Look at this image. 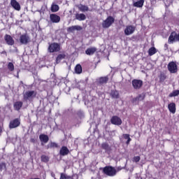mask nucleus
I'll return each mask as SVG.
<instances>
[{
    "instance_id": "1",
    "label": "nucleus",
    "mask_w": 179,
    "mask_h": 179,
    "mask_svg": "<svg viewBox=\"0 0 179 179\" xmlns=\"http://www.w3.org/2000/svg\"><path fill=\"white\" fill-rule=\"evenodd\" d=\"M102 173L108 177H114L117 176V169L112 166H106L102 169Z\"/></svg>"
},
{
    "instance_id": "2",
    "label": "nucleus",
    "mask_w": 179,
    "mask_h": 179,
    "mask_svg": "<svg viewBox=\"0 0 179 179\" xmlns=\"http://www.w3.org/2000/svg\"><path fill=\"white\" fill-rule=\"evenodd\" d=\"M114 22H115L114 17L111 15L108 16V17L102 22V27L103 29H108V27H110L114 23Z\"/></svg>"
},
{
    "instance_id": "3",
    "label": "nucleus",
    "mask_w": 179,
    "mask_h": 179,
    "mask_svg": "<svg viewBox=\"0 0 179 179\" xmlns=\"http://www.w3.org/2000/svg\"><path fill=\"white\" fill-rule=\"evenodd\" d=\"M167 68L170 73H177V72H178L177 62H170L167 65Z\"/></svg>"
},
{
    "instance_id": "4",
    "label": "nucleus",
    "mask_w": 179,
    "mask_h": 179,
    "mask_svg": "<svg viewBox=\"0 0 179 179\" xmlns=\"http://www.w3.org/2000/svg\"><path fill=\"white\" fill-rule=\"evenodd\" d=\"M177 41H179V33L172 31L168 38V43L169 44H174V43H177Z\"/></svg>"
},
{
    "instance_id": "5",
    "label": "nucleus",
    "mask_w": 179,
    "mask_h": 179,
    "mask_svg": "<svg viewBox=\"0 0 179 179\" xmlns=\"http://www.w3.org/2000/svg\"><path fill=\"white\" fill-rule=\"evenodd\" d=\"M48 50L49 52H58L61 51V45L59 43H52L49 45Z\"/></svg>"
},
{
    "instance_id": "6",
    "label": "nucleus",
    "mask_w": 179,
    "mask_h": 179,
    "mask_svg": "<svg viewBox=\"0 0 179 179\" xmlns=\"http://www.w3.org/2000/svg\"><path fill=\"white\" fill-rule=\"evenodd\" d=\"M37 96V92L36 91H28L24 94V99L26 100H33Z\"/></svg>"
},
{
    "instance_id": "7",
    "label": "nucleus",
    "mask_w": 179,
    "mask_h": 179,
    "mask_svg": "<svg viewBox=\"0 0 179 179\" xmlns=\"http://www.w3.org/2000/svg\"><path fill=\"white\" fill-rule=\"evenodd\" d=\"M17 127H20V119L15 118L11 120L9 123L10 129H13L15 128H17Z\"/></svg>"
},
{
    "instance_id": "8",
    "label": "nucleus",
    "mask_w": 179,
    "mask_h": 179,
    "mask_svg": "<svg viewBox=\"0 0 179 179\" xmlns=\"http://www.w3.org/2000/svg\"><path fill=\"white\" fill-rule=\"evenodd\" d=\"M136 27L133 25H127L124 29V34L125 36H131V34H134L135 33Z\"/></svg>"
},
{
    "instance_id": "9",
    "label": "nucleus",
    "mask_w": 179,
    "mask_h": 179,
    "mask_svg": "<svg viewBox=\"0 0 179 179\" xmlns=\"http://www.w3.org/2000/svg\"><path fill=\"white\" fill-rule=\"evenodd\" d=\"M20 43L21 44H29V43H30V36H29V35H27V34H22L20 36Z\"/></svg>"
},
{
    "instance_id": "10",
    "label": "nucleus",
    "mask_w": 179,
    "mask_h": 179,
    "mask_svg": "<svg viewBox=\"0 0 179 179\" xmlns=\"http://www.w3.org/2000/svg\"><path fill=\"white\" fill-rule=\"evenodd\" d=\"M110 123L113 124V125L120 126L122 124V120H121L120 117L114 115L110 118Z\"/></svg>"
},
{
    "instance_id": "11",
    "label": "nucleus",
    "mask_w": 179,
    "mask_h": 179,
    "mask_svg": "<svg viewBox=\"0 0 179 179\" xmlns=\"http://www.w3.org/2000/svg\"><path fill=\"white\" fill-rule=\"evenodd\" d=\"M132 86L134 87V89L136 90H139L141 89V86H143V81L141 80H132Z\"/></svg>"
},
{
    "instance_id": "12",
    "label": "nucleus",
    "mask_w": 179,
    "mask_h": 179,
    "mask_svg": "<svg viewBox=\"0 0 179 179\" xmlns=\"http://www.w3.org/2000/svg\"><path fill=\"white\" fill-rule=\"evenodd\" d=\"M39 139L41 142V146H44V144L48 143V141H50V137L46 134H41L39 135Z\"/></svg>"
},
{
    "instance_id": "13",
    "label": "nucleus",
    "mask_w": 179,
    "mask_h": 179,
    "mask_svg": "<svg viewBox=\"0 0 179 179\" xmlns=\"http://www.w3.org/2000/svg\"><path fill=\"white\" fill-rule=\"evenodd\" d=\"M4 40L8 45H13L15 44V40L10 35L6 34L4 36Z\"/></svg>"
},
{
    "instance_id": "14",
    "label": "nucleus",
    "mask_w": 179,
    "mask_h": 179,
    "mask_svg": "<svg viewBox=\"0 0 179 179\" xmlns=\"http://www.w3.org/2000/svg\"><path fill=\"white\" fill-rule=\"evenodd\" d=\"M50 19L52 23H59L61 22V17L57 14H50Z\"/></svg>"
},
{
    "instance_id": "15",
    "label": "nucleus",
    "mask_w": 179,
    "mask_h": 179,
    "mask_svg": "<svg viewBox=\"0 0 179 179\" xmlns=\"http://www.w3.org/2000/svg\"><path fill=\"white\" fill-rule=\"evenodd\" d=\"M59 155L60 156H67V155H69V149H68V147L62 146L59 150Z\"/></svg>"
},
{
    "instance_id": "16",
    "label": "nucleus",
    "mask_w": 179,
    "mask_h": 179,
    "mask_svg": "<svg viewBox=\"0 0 179 179\" xmlns=\"http://www.w3.org/2000/svg\"><path fill=\"white\" fill-rule=\"evenodd\" d=\"M75 30L80 31L82 30V27L79 25H74L67 28L68 33H73Z\"/></svg>"
},
{
    "instance_id": "17",
    "label": "nucleus",
    "mask_w": 179,
    "mask_h": 179,
    "mask_svg": "<svg viewBox=\"0 0 179 179\" xmlns=\"http://www.w3.org/2000/svg\"><path fill=\"white\" fill-rule=\"evenodd\" d=\"M23 107V102L18 101L14 103L13 108L15 111H20V109Z\"/></svg>"
},
{
    "instance_id": "18",
    "label": "nucleus",
    "mask_w": 179,
    "mask_h": 179,
    "mask_svg": "<svg viewBox=\"0 0 179 179\" xmlns=\"http://www.w3.org/2000/svg\"><path fill=\"white\" fill-rule=\"evenodd\" d=\"M97 51V48L96 47L88 48L85 50V54L87 55H94V54Z\"/></svg>"
},
{
    "instance_id": "19",
    "label": "nucleus",
    "mask_w": 179,
    "mask_h": 179,
    "mask_svg": "<svg viewBox=\"0 0 179 179\" xmlns=\"http://www.w3.org/2000/svg\"><path fill=\"white\" fill-rule=\"evenodd\" d=\"M144 3L145 0H138L133 2V6H134V8H143Z\"/></svg>"
},
{
    "instance_id": "20",
    "label": "nucleus",
    "mask_w": 179,
    "mask_h": 179,
    "mask_svg": "<svg viewBox=\"0 0 179 179\" xmlns=\"http://www.w3.org/2000/svg\"><path fill=\"white\" fill-rule=\"evenodd\" d=\"M10 5L15 10H20V4L16 0H11Z\"/></svg>"
},
{
    "instance_id": "21",
    "label": "nucleus",
    "mask_w": 179,
    "mask_h": 179,
    "mask_svg": "<svg viewBox=\"0 0 179 179\" xmlns=\"http://www.w3.org/2000/svg\"><path fill=\"white\" fill-rule=\"evenodd\" d=\"M168 109L172 114H176V103L172 102L168 105Z\"/></svg>"
},
{
    "instance_id": "22",
    "label": "nucleus",
    "mask_w": 179,
    "mask_h": 179,
    "mask_svg": "<svg viewBox=\"0 0 179 179\" xmlns=\"http://www.w3.org/2000/svg\"><path fill=\"white\" fill-rule=\"evenodd\" d=\"M108 82V76L100 77L98 80L99 85H106Z\"/></svg>"
},
{
    "instance_id": "23",
    "label": "nucleus",
    "mask_w": 179,
    "mask_h": 179,
    "mask_svg": "<svg viewBox=\"0 0 179 179\" xmlns=\"http://www.w3.org/2000/svg\"><path fill=\"white\" fill-rule=\"evenodd\" d=\"M76 20H79V22H82L83 20H86V15L83 13H76Z\"/></svg>"
},
{
    "instance_id": "24",
    "label": "nucleus",
    "mask_w": 179,
    "mask_h": 179,
    "mask_svg": "<svg viewBox=\"0 0 179 179\" xmlns=\"http://www.w3.org/2000/svg\"><path fill=\"white\" fill-rule=\"evenodd\" d=\"M145 97H146L145 93L140 94L138 96L133 99V101H142V100H145Z\"/></svg>"
},
{
    "instance_id": "25",
    "label": "nucleus",
    "mask_w": 179,
    "mask_h": 179,
    "mask_svg": "<svg viewBox=\"0 0 179 179\" xmlns=\"http://www.w3.org/2000/svg\"><path fill=\"white\" fill-rule=\"evenodd\" d=\"M101 148L103 149V150H106V152L111 151V147H110V145H108L107 143H103L101 144Z\"/></svg>"
},
{
    "instance_id": "26",
    "label": "nucleus",
    "mask_w": 179,
    "mask_h": 179,
    "mask_svg": "<svg viewBox=\"0 0 179 179\" xmlns=\"http://www.w3.org/2000/svg\"><path fill=\"white\" fill-rule=\"evenodd\" d=\"M65 54H59L57 55V57H56V64H59V62H61V61H62V59H65Z\"/></svg>"
},
{
    "instance_id": "27",
    "label": "nucleus",
    "mask_w": 179,
    "mask_h": 179,
    "mask_svg": "<svg viewBox=\"0 0 179 179\" xmlns=\"http://www.w3.org/2000/svg\"><path fill=\"white\" fill-rule=\"evenodd\" d=\"M110 96L112 99H119L120 98V93L117 90H112L110 92Z\"/></svg>"
},
{
    "instance_id": "28",
    "label": "nucleus",
    "mask_w": 179,
    "mask_h": 179,
    "mask_svg": "<svg viewBox=\"0 0 179 179\" xmlns=\"http://www.w3.org/2000/svg\"><path fill=\"white\" fill-rule=\"evenodd\" d=\"M156 52H157V50L155 47H152L148 50V55H150V57H152V55H155Z\"/></svg>"
},
{
    "instance_id": "29",
    "label": "nucleus",
    "mask_w": 179,
    "mask_h": 179,
    "mask_svg": "<svg viewBox=\"0 0 179 179\" xmlns=\"http://www.w3.org/2000/svg\"><path fill=\"white\" fill-rule=\"evenodd\" d=\"M75 72L78 75L82 73V66L80 64H77L75 67Z\"/></svg>"
},
{
    "instance_id": "30",
    "label": "nucleus",
    "mask_w": 179,
    "mask_h": 179,
    "mask_svg": "<svg viewBox=\"0 0 179 179\" xmlns=\"http://www.w3.org/2000/svg\"><path fill=\"white\" fill-rule=\"evenodd\" d=\"M59 10V6L57 4H52L51 6L52 12H58Z\"/></svg>"
},
{
    "instance_id": "31",
    "label": "nucleus",
    "mask_w": 179,
    "mask_h": 179,
    "mask_svg": "<svg viewBox=\"0 0 179 179\" xmlns=\"http://www.w3.org/2000/svg\"><path fill=\"white\" fill-rule=\"evenodd\" d=\"M179 95V90H173L169 94V97H177Z\"/></svg>"
},
{
    "instance_id": "32",
    "label": "nucleus",
    "mask_w": 179,
    "mask_h": 179,
    "mask_svg": "<svg viewBox=\"0 0 179 179\" xmlns=\"http://www.w3.org/2000/svg\"><path fill=\"white\" fill-rule=\"evenodd\" d=\"M167 79V76L164 73H161L159 75V82H164Z\"/></svg>"
},
{
    "instance_id": "33",
    "label": "nucleus",
    "mask_w": 179,
    "mask_h": 179,
    "mask_svg": "<svg viewBox=\"0 0 179 179\" xmlns=\"http://www.w3.org/2000/svg\"><path fill=\"white\" fill-rule=\"evenodd\" d=\"M79 9L81 12H87L89 10V7L86 5H81Z\"/></svg>"
},
{
    "instance_id": "34",
    "label": "nucleus",
    "mask_w": 179,
    "mask_h": 179,
    "mask_svg": "<svg viewBox=\"0 0 179 179\" xmlns=\"http://www.w3.org/2000/svg\"><path fill=\"white\" fill-rule=\"evenodd\" d=\"M8 69H9L10 72H13V71H15V65H13V63L9 62L8 64Z\"/></svg>"
},
{
    "instance_id": "35",
    "label": "nucleus",
    "mask_w": 179,
    "mask_h": 179,
    "mask_svg": "<svg viewBox=\"0 0 179 179\" xmlns=\"http://www.w3.org/2000/svg\"><path fill=\"white\" fill-rule=\"evenodd\" d=\"M41 162H43V163H48L49 162L50 158L47 155H42L41 157Z\"/></svg>"
},
{
    "instance_id": "36",
    "label": "nucleus",
    "mask_w": 179,
    "mask_h": 179,
    "mask_svg": "<svg viewBox=\"0 0 179 179\" xmlns=\"http://www.w3.org/2000/svg\"><path fill=\"white\" fill-rule=\"evenodd\" d=\"M6 170V164L5 162L0 163V171Z\"/></svg>"
},
{
    "instance_id": "37",
    "label": "nucleus",
    "mask_w": 179,
    "mask_h": 179,
    "mask_svg": "<svg viewBox=\"0 0 179 179\" xmlns=\"http://www.w3.org/2000/svg\"><path fill=\"white\" fill-rule=\"evenodd\" d=\"M133 162L134 163H138V162H141V157L140 156H136L133 158Z\"/></svg>"
},
{
    "instance_id": "38",
    "label": "nucleus",
    "mask_w": 179,
    "mask_h": 179,
    "mask_svg": "<svg viewBox=\"0 0 179 179\" xmlns=\"http://www.w3.org/2000/svg\"><path fill=\"white\" fill-rule=\"evenodd\" d=\"M50 148H58V144H57V143H54V142H52L50 145ZM49 147L47 148V149H48Z\"/></svg>"
},
{
    "instance_id": "39",
    "label": "nucleus",
    "mask_w": 179,
    "mask_h": 179,
    "mask_svg": "<svg viewBox=\"0 0 179 179\" xmlns=\"http://www.w3.org/2000/svg\"><path fill=\"white\" fill-rule=\"evenodd\" d=\"M59 179H66V174L62 173H60V178Z\"/></svg>"
},
{
    "instance_id": "40",
    "label": "nucleus",
    "mask_w": 179,
    "mask_h": 179,
    "mask_svg": "<svg viewBox=\"0 0 179 179\" xmlns=\"http://www.w3.org/2000/svg\"><path fill=\"white\" fill-rule=\"evenodd\" d=\"M123 138L124 139H129L131 137H129V134H123Z\"/></svg>"
},
{
    "instance_id": "41",
    "label": "nucleus",
    "mask_w": 179,
    "mask_h": 179,
    "mask_svg": "<svg viewBox=\"0 0 179 179\" xmlns=\"http://www.w3.org/2000/svg\"><path fill=\"white\" fill-rule=\"evenodd\" d=\"M73 177H75V174H73L72 176H66V179H73Z\"/></svg>"
},
{
    "instance_id": "42",
    "label": "nucleus",
    "mask_w": 179,
    "mask_h": 179,
    "mask_svg": "<svg viewBox=\"0 0 179 179\" xmlns=\"http://www.w3.org/2000/svg\"><path fill=\"white\" fill-rule=\"evenodd\" d=\"M164 48L165 51H167V50H169V45L167 43H165L164 45Z\"/></svg>"
},
{
    "instance_id": "43",
    "label": "nucleus",
    "mask_w": 179,
    "mask_h": 179,
    "mask_svg": "<svg viewBox=\"0 0 179 179\" xmlns=\"http://www.w3.org/2000/svg\"><path fill=\"white\" fill-rule=\"evenodd\" d=\"M131 141H132V139H131V137L127 138V141H126V145H128L129 142H131Z\"/></svg>"
},
{
    "instance_id": "44",
    "label": "nucleus",
    "mask_w": 179,
    "mask_h": 179,
    "mask_svg": "<svg viewBox=\"0 0 179 179\" xmlns=\"http://www.w3.org/2000/svg\"><path fill=\"white\" fill-rule=\"evenodd\" d=\"M31 143H34L36 142V140L34 138H31Z\"/></svg>"
},
{
    "instance_id": "45",
    "label": "nucleus",
    "mask_w": 179,
    "mask_h": 179,
    "mask_svg": "<svg viewBox=\"0 0 179 179\" xmlns=\"http://www.w3.org/2000/svg\"><path fill=\"white\" fill-rule=\"evenodd\" d=\"M0 134H2V127L0 126Z\"/></svg>"
},
{
    "instance_id": "46",
    "label": "nucleus",
    "mask_w": 179,
    "mask_h": 179,
    "mask_svg": "<svg viewBox=\"0 0 179 179\" xmlns=\"http://www.w3.org/2000/svg\"><path fill=\"white\" fill-rule=\"evenodd\" d=\"M76 179H79V177L77 176V178Z\"/></svg>"
},
{
    "instance_id": "47",
    "label": "nucleus",
    "mask_w": 179,
    "mask_h": 179,
    "mask_svg": "<svg viewBox=\"0 0 179 179\" xmlns=\"http://www.w3.org/2000/svg\"><path fill=\"white\" fill-rule=\"evenodd\" d=\"M55 179H57V178H55Z\"/></svg>"
}]
</instances>
